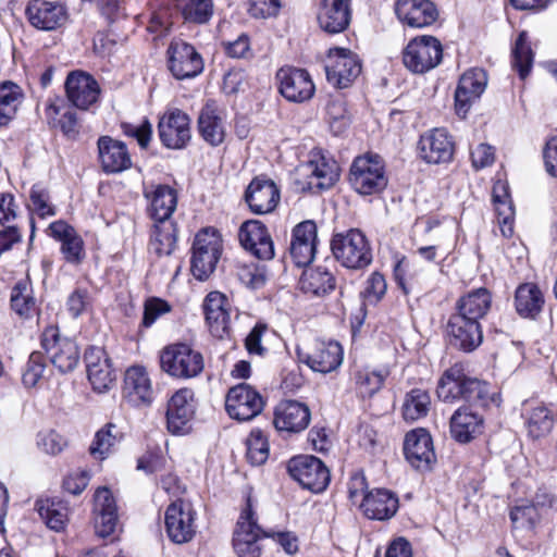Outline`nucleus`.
I'll return each instance as SVG.
<instances>
[{
	"mask_svg": "<svg viewBox=\"0 0 557 557\" xmlns=\"http://www.w3.org/2000/svg\"><path fill=\"white\" fill-rule=\"evenodd\" d=\"M331 249L334 258L350 270L364 269L373 259L370 243L358 228L335 234L331 240Z\"/></svg>",
	"mask_w": 557,
	"mask_h": 557,
	"instance_id": "obj_1",
	"label": "nucleus"
},
{
	"mask_svg": "<svg viewBox=\"0 0 557 557\" xmlns=\"http://www.w3.org/2000/svg\"><path fill=\"white\" fill-rule=\"evenodd\" d=\"M222 239L212 228L200 231L191 247L190 271L198 281L207 280L215 270L222 255Z\"/></svg>",
	"mask_w": 557,
	"mask_h": 557,
	"instance_id": "obj_2",
	"label": "nucleus"
},
{
	"mask_svg": "<svg viewBox=\"0 0 557 557\" xmlns=\"http://www.w3.org/2000/svg\"><path fill=\"white\" fill-rule=\"evenodd\" d=\"M162 371L176 379H191L198 376L205 368L203 357L185 343H177L164 347L160 354Z\"/></svg>",
	"mask_w": 557,
	"mask_h": 557,
	"instance_id": "obj_3",
	"label": "nucleus"
},
{
	"mask_svg": "<svg viewBox=\"0 0 557 557\" xmlns=\"http://www.w3.org/2000/svg\"><path fill=\"white\" fill-rule=\"evenodd\" d=\"M349 183L360 195H375L383 191L388 180L382 159L376 154L357 157L350 166Z\"/></svg>",
	"mask_w": 557,
	"mask_h": 557,
	"instance_id": "obj_4",
	"label": "nucleus"
},
{
	"mask_svg": "<svg viewBox=\"0 0 557 557\" xmlns=\"http://www.w3.org/2000/svg\"><path fill=\"white\" fill-rule=\"evenodd\" d=\"M443 58V46L433 36H418L403 50V63L414 74H424L436 67Z\"/></svg>",
	"mask_w": 557,
	"mask_h": 557,
	"instance_id": "obj_5",
	"label": "nucleus"
},
{
	"mask_svg": "<svg viewBox=\"0 0 557 557\" xmlns=\"http://www.w3.org/2000/svg\"><path fill=\"white\" fill-rule=\"evenodd\" d=\"M41 346L52 364L61 372L73 371L81 358L76 343L67 337H60L59 329L50 325L41 335Z\"/></svg>",
	"mask_w": 557,
	"mask_h": 557,
	"instance_id": "obj_6",
	"label": "nucleus"
},
{
	"mask_svg": "<svg viewBox=\"0 0 557 557\" xmlns=\"http://www.w3.org/2000/svg\"><path fill=\"white\" fill-rule=\"evenodd\" d=\"M168 69L178 81L194 78L202 73L205 62L196 48L183 40H173L166 49Z\"/></svg>",
	"mask_w": 557,
	"mask_h": 557,
	"instance_id": "obj_7",
	"label": "nucleus"
},
{
	"mask_svg": "<svg viewBox=\"0 0 557 557\" xmlns=\"http://www.w3.org/2000/svg\"><path fill=\"white\" fill-rule=\"evenodd\" d=\"M290 476L304 488L314 493L322 492L330 482V471L317 457L301 455L292 458L287 466Z\"/></svg>",
	"mask_w": 557,
	"mask_h": 557,
	"instance_id": "obj_8",
	"label": "nucleus"
},
{
	"mask_svg": "<svg viewBox=\"0 0 557 557\" xmlns=\"http://www.w3.org/2000/svg\"><path fill=\"white\" fill-rule=\"evenodd\" d=\"M360 72V61L349 49H330L325 61V73L330 84L337 88H346Z\"/></svg>",
	"mask_w": 557,
	"mask_h": 557,
	"instance_id": "obj_9",
	"label": "nucleus"
},
{
	"mask_svg": "<svg viewBox=\"0 0 557 557\" xmlns=\"http://www.w3.org/2000/svg\"><path fill=\"white\" fill-rule=\"evenodd\" d=\"M264 407L262 396L253 387L242 383L232 387L225 399V408L231 418L248 421L257 417Z\"/></svg>",
	"mask_w": 557,
	"mask_h": 557,
	"instance_id": "obj_10",
	"label": "nucleus"
},
{
	"mask_svg": "<svg viewBox=\"0 0 557 557\" xmlns=\"http://www.w3.org/2000/svg\"><path fill=\"white\" fill-rule=\"evenodd\" d=\"M165 531L169 539L176 544L193 540L196 533L195 511L189 503L178 499L168 506Z\"/></svg>",
	"mask_w": 557,
	"mask_h": 557,
	"instance_id": "obj_11",
	"label": "nucleus"
},
{
	"mask_svg": "<svg viewBox=\"0 0 557 557\" xmlns=\"http://www.w3.org/2000/svg\"><path fill=\"white\" fill-rule=\"evenodd\" d=\"M296 354L300 362L321 373L336 370L343 361V348L337 342L315 341L309 350L298 347Z\"/></svg>",
	"mask_w": 557,
	"mask_h": 557,
	"instance_id": "obj_12",
	"label": "nucleus"
},
{
	"mask_svg": "<svg viewBox=\"0 0 557 557\" xmlns=\"http://www.w3.org/2000/svg\"><path fill=\"white\" fill-rule=\"evenodd\" d=\"M161 143L170 149H183L191 138L190 119L180 109H170L158 124Z\"/></svg>",
	"mask_w": 557,
	"mask_h": 557,
	"instance_id": "obj_13",
	"label": "nucleus"
},
{
	"mask_svg": "<svg viewBox=\"0 0 557 557\" xmlns=\"http://www.w3.org/2000/svg\"><path fill=\"white\" fill-rule=\"evenodd\" d=\"M455 145L445 128H433L421 135L418 143L420 158L430 164L449 162L454 156Z\"/></svg>",
	"mask_w": 557,
	"mask_h": 557,
	"instance_id": "obj_14",
	"label": "nucleus"
},
{
	"mask_svg": "<svg viewBox=\"0 0 557 557\" xmlns=\"http://www.w3.org/2000/svg\"><path fill=\"white\" fill-rule=\"evenodd\" d=\"M448 343L451 347L470 352L478 348L483 339L480 322L466 319V315L451 314L447 323Z\"/></svg>",
	"mask_w": 557,
	"mask_h": 557,
	"instance_id": "obj_15",
	"label": "nucleus"
},
{
	"mask_svg": "<svg viewBox=\"0 0 557 557\" xmlns=\"http://www.w3.org/2000/svg\"><path fill=\"white\" fill-rule=\"evenodd\" d=\"M84 360L87 377L94 391L98 393L109 391L115 382V372L104 349L90 347L86 350Z\"/></svg>",
	"mask_w": 557,
	"mask_h": 557,
	"instance_id": "obj_16",
	"label": "nucleus"
},
{
	"mask_svg": "<svg viewBox=\"0 0 557 557\" xmlns=\"http://www.w3.org/2000/svg\"><path fill=\"white\" fill-rule=\"evenodd\" d=\"M351 0H320L317 21L320 28L327 34L346 30L351 22Z\"/></svg>",
	"mask_w": 557,
	"mask_h": 557,
	"instance_id": "obj_17",
	"label": "nucleus"
},
{
	"mask_svg": "<svg viewBox=\"0 0 557 557\" xmlns=\"http://www.w3.org/2000/svg\"><path fill=\"white\" fill-rule=\"evenodd\" d=\"M206 322L212 336L223 339L231 332V304L220 292L209 293L203 301Z\"/></svg>",
	"mask_w": 557,
	"mask_h": 557,
	"instance_id": "obj_18",
	"label": "nucleus"
},
{
	"mask_svg": "<svg viewBox=\"0 0 557 557\" xmlns=\"http://www.w3.org/2000/svg\"><path fill=\"white\" fill-rule=\"evenodd\" d=\"M276 77L280 82V92L288 101L304 102L314 94V85L306 70L282 67Z\"/></svg>",
	"mask_w": 557,
	"mask_h": 557,
	"instance_id": "obj_19",
	"label": "nucleus"
},
{
	"mask_svg": "<svg viewBox=\"0 0 557 557\" xmlns=\"http://www.w3.org/2000/svg\"><path fill=\"white\" fill-rule=\"evenodd\" d=\"M487 85V74L483 69H471L459 79L455 91V107L458 115L465 117L472 103L484 92Z\"/></svg>",
	"mask_w": 557,
	"mask_h": 557,
	"instance_id": "obj_20",
	"label": "nucleus"
},
{
	"mask_svg": "<svg viewBox=\"0 0 557 557\" xmlns=\"http://www.w3.org/2000/svg\"><path fill=\"white\" fill-rule=\"evenodd\" d=\"M406 459L418 470H428L436 461L431 434L425 429L407 433L404 443Z\"/></svg>",
	"mask_w": 557,
	"mask_h": 557,
	"instance_id": "obj_21",
	"label": "nucleus"
},
{
	"mask_svg": "<svg viewBox=\"0 0 557 557\" xmlns=\"http://www.w3.org/2000/svg\"><path fill=\"white\" fill-rule=\"evenodd\" d=\"M311 412L306 404L282 400L274 409L273 424L278 432L299 433L310 423Z\"/></svg>",
	"mask_w": 557,
	"mask_h": 557,
	"instance_id": "obj_22",
	"label": "nucleus"
},
{
	"mask_svg": "<svg viewBox=\"0 0 557 557\" xmlns=\"http://www.w3.org/2000/svg\"><path fill=\"white\" fill-rule=\"evenodd\" d=\"M260 528L253 519L250 504L242 512L233 537V546L238 557H259L261 547L258 544Z\"/></svg>",
	"mask_w": 557,
	"mask_h": 557,
	"instance_id": "obj_23",
	"label": "nucleus"
},
{
	"mask_svg": "<svg viewBox=\"0 0 557 557\" xmlns=\"http://www.w3.org/2000/svg\"><path fill=\"white\" fill-rule=\"evenodd\" d=\"M242 246L261 260L274 257V246L265 225L258 220H249L242 224L238 233Z\"/></svg>",
	"mask_w": 557,
	"mask_h": 557,
	"instance_id": "obj_24",
	"label": "nucleus"
},
{
	"mask_svg": "<svg viewBox=\"0 0 557 557\" xmlns=\"http://www.w3.org/2000/svg\"><path fill=\"white\" fill-rule=\"evenodd\" d=\"M395 13L403 24L422 28L438 18V10L431 0H397Z\"/></svg>",
	"mask_w": 557,
	"mask_h": 557,
	"instance_id": "obj_25",
	"label": "nucleus"
},
{
	"mask_svg": "<svg viewBox=\"0 0 557 557\" xmlns=\"http://www.w3.org/2000/svg\"><path fill=\"white\" fill-rule=\"evenodd\" d=\"M363 515L372 520L385 521L393 518L399 508L398 496L387 488H373L359 504Z\"/></svg>",
	"mask_w": 557,
	"mask_h": 557,
	"instance_id": "obj_26",
	"label": "nucleus"
},
{
	"mask_svg": "<svg viewBox=\"0 0 557 557\" xmlns=\"http://www.w3.org/2000/svg\"><path fill=\"white\" fill-rule=\"evenodd\" d=\"M69 101L78 109L86 110L94 104L100 95L97 81L84 72H72L65 81Z\"/></svg>",
	"mask_w": 557,
	"mask_h": 557,
	"instance_id": "obj_27",
	"label": "nucleus"
},
{
	"mask_svg": "<svg viewBox=\"0 0 557 557\" xmlns=\"http://www.w3.org/2000/svg\"><path fill=\"white\" fill-rule=\"evenodd\" d=\"M317 225L313 221H304L293 230L289 255L297 267H306L314 258Z\"/></svg>",
	"mask_w": 557,
	"mask_h": 557,
	"instance_id": "obj_28",
	"label": "nucleus"
},
{
	"mask_svg": "<svg viewBox=\"0 0 557 557\" xmlns=\"http://www.w3.org/2000/svg\"><path fill=\"white\" fill-rule=\"evenodd\" d=\"M299 171L306 177V181L301 183L302 189L312 193L329 189L338 180V166L335 162H329L324 158L302 164Z\"/></svg>",
	"mask_w": 557,
	"mask_h": 557,
	"instance_id": "obj_29",
	"label": "nucleus"
},
{
	"mask_svg": "<svg viewBox=\"0 0 557 557\" xmlns=\"http://www.w3.org/2000/svg\"><path fill=\"white\" fill-rule=\"evenodd\" d=\"M245 200L253 213H270L280 201V190L271 180L256 177L246 189Z\"/></svg>",
	"mask_w": 557,
	"mask_h": 557,
	"instance_id": "obj_30",
	"label": "nucleus"
},
{
	"mask_svg": "<svg viewBox=\"0 0 557 557\" xmlns=\"http://www.w3.org/2000/svg\"><path fill=\"white\" fill-rule=\"evenodd\" d=\"M29 23L42 30H52L66 22V11L63 5L46 0H33L26 8Z\"/></svg>",
	"mask_w": 557,
	"mask_h": 557,
	"instance_id": "obj_31",
	"label": "nucleus"
},
{
	"mask_svg": "<svg viewBox=\"0 0 557 557\" xmlns=\"http://www.w3.org/2000/svg\"><path fill=\"white\" fill-rule=\"evenodd\" d=\"M144 196L149 201L151 219L157 223L168 222L176 209V190L169 185H151L145 188Z\"/></svg>",
	"mask_w": 557,
	"mask_h": 557,
	"instance_id": "obj_32",
	"label": "nucleus"
},
{
	"mask_svg": "<svg viewBox=\"0 0 557 557\" xmlns=\"http://www.w3.org/2000/svg\"><path fill=\"white\" fill-rule=\"evenodd\" d=\"M193 396L191 389L181 388L169 400L166 423L171 433L181 434L188 430V422L194 414Z\"/></svg>",
	"mask_w": 557,
	"mask_h": 557,
	"instance_id": "obj_33",
	"label": "nucleus"
},
{
	"mask_svg": "<svg viewBox=\"0 0 557 557\" xmlns=\"http://www.w3.org/2000/svg\"><path fill=\"white\" fill-rule=\"evenodd\" d=\"M95 529L101 537L110 536L117 525V509L111 491L103 486L95 494Z\"/></svg>",
	"mask_w": 557,
	"mask_h": 557,
	"instance_id": "obj_34",
	"label": "nucleus"
},
{
	"mask_svg": "<svg viewBox=\"0 0 557 557\" xmlns=\"http://www.w3.org/2000/svg\"><path fill=\"white\" fill-rule=\"evenodd\" d=\"M123 394L133 406H148L153 399V391L148 373L143 367H131L125 372Z\"/></svg>",
	"mask_w": 557,
	"mask_h": 557,
	"instance_id": "obj_35",
	"label": "nucleus"
},
{
	"mask_svg": "<svg viewBox=\"0 0 557 557\" xmlns=\"http://www.w3.org/2000/svg\"><path fill=\"white\" fill-rule=\"evenodd\" d=\"M483 417L469 406L458 408L450 417L451 437L458 443H469L483 432Z\"/></svg>",
	"mask_w": 557,
	"mask_h": 557,
	"instance_id": "obj_36",
	"label": "nucleus"
},
{
	"mask_svg": "<svg viewBox=\"0 0 557 557\" xmlns=\"http://www.w3.org/2000/svg\"><path fill=\"white\" fill-rule=\"evenodd\" d=\"M98 150L101 166L107 173H119L132 164L126 145L109 136L98 139Z\"/></svg>",
	"mask_w": 557,
	"mask_h": 557,
	"instance_id": "obj_37",
	"label": "nucleus"
},
{
	"mask_svg": "<svg viewBox=\"0 0 557 557\" xmlns=\"http://www.w3.org/2000/svg\"><path fill=\"white\" fill-rule=\"evenodd\" d=\"M50 235L61 243V252L66 262L78 264L84 253V243L74 227L66 222L59 220L50 224Z\"/></svg>",
	"mask_w": 557,
	"mask_h": 557,
	"instance_id": "obj_38",
	"label": "nucleus"
},
{
	"mask_svg": "<svg viewBox=\"0 0 557 557\" xmlns=\"http://www.w3.org/2000/svg\"><path fill=\"white\" fill-rule=\"evenodd\" d=\"M198 131L205 141L219 146L225 137V126L213 101H208L198 117Z\"/></svg>",
	"mask_w": 557,
	"mask_h": 557,
	"instance_id": "obj_39",
	"label": "nucleus"
},
{
	"mask_svg": "<svg viewBox=\"0 0 557 557\" xmlns=\"http://www.w3.org/2000/svg\"><path fill=\"white\" fill-rule=\"evenodd\" d=\"M491 304V293L488 289L481 287L469 292L457 301L455 314L466 315V319L480 322L487 314Z\"/></svg>",
	"mask_w": 557,
	"mask_h": 557,
	"instance_id": "obj_40",
	"label": "nucleus"
},
{
	"mask_svg": "<svg viewBox=\"0 0 557 557\" xmlns=\"http://www.w3.org/2000/svg\"><path fill=\"white\" fill-rule=\"evenodd\" d=\"M299 286L305 294L324 296L335 288L336 283L334 275L325 267L319 265L302 272Z\"/></svg>",
	"mask_w": 557,
	"mask_h": 557,
	"instance_id": "obj_41",
	"label": "nucleus"
},
{
	"mask_svg": "<svg viewBox=\"0 0 557 557\" xmlns=\"http://www.w3.org/2000/svg\"><path fill=\"white\" fill-rule=\"evenodd\" d=\"M515 306L520 317L535 319L544 306L543 293L533 283L521 284L516 290Z\"/></svg>",
	"mask_w": 557,
	"mask_h": 557,
	"instance_id": "obj_42",
	"label": "nucleus"
},
{
	"mask_svg": "<svg viewBox=\"0 0 557 557\" xmlns=\"http://www.w3.org/2000/svg\"><path fill=\"white\" fill-rule=\"evenodd\" d=\"M493 200L497 214V222L503 236L511 237L513 234V207L509 198L508 187L498 182L493 187Z\"/></svg>",
	"mask_w": 557,
	"mask_h": 557,
	"instance_id": "obj_43",
	"label": "nucleus"
},
{
	"mask_svg": "<svg viewBox=\"0 0 557 557\" xmlns=\"http://www.w3.org/2000/svg\"><path fill=\"white\" fill-rule=\"evenodd\" d=\"M35 507L49 529L60 532L66 525L69 509L64 502L58 498L38 499Z\"/></svg>",
	"mask_w": 557,
	"mask_h": 557,
	"instance_id": "obj_44",
	"label": "nucleus"
},
{
	"mask_svg": "<svg viewBox=\"0 0 557 557\" xmlns=\"http://www.w3.org/2000/svg\"><path fill=\"white\" fill-rule=\"evenodd\" d=\"M466 377L463 369L458 364L447 369L437 385L438 398L445 403L462 398Z\"/></svg>",
	"mask_w": 557,
	"mask_h": 557,
	"instance_id": "obj_45",
	"label": "nucleus"
},
{
	"mask_svg": "<svg viewBox=\"0 0 557 557\" xmlns=\"http://www.w3.org/2000/svg\"><path fill=\"white\" fill-rule=\"evenodd\" d=\"M24 99L22 88L13 82L0 84V126L8 125L16 115Z\"/></svg>",
	"mask_w": 557,
	"mask_h": 557,
	"instance_id": "obj_46",
	"label": "nucleus"
},
{
	"mask_svg": "<svg viewBox=\"0 0 557 557\" xmlns=\"http://www.w3.org/2000/svg\"><path fill=\"white\" fill-rule=\"evenodd\" d=\"M123 433L116 424L109 422L102 426L95 435L89 447V453L97 459L103 460L112 453L116 444L121 442Z\"/></svg>",
	"mask_w": 557,
	"mask_h": 557,
	"instance_id": "obj_47",
	"label": "nucleus"
},
{
	"mask_svg": "<svg viewBox=\"0 0 557 557\" xmlns=\"http://www.w3.org/2000/svg\"><path fill=\"white\" fill-rule=\"evenodd\" d=\"M431 407V397L428 391L412 388L404 399L401 413L406 421L414 422L428 414Z\"/></svg>",
	"mask_w": 557,
	"mask_h": 557,
	"instance_id": "obj_48",
	"label": "nucleus"
},
{
	"mask_svg": "<svg viewBox=\"0 0 557 557\" xmlns=\"http://www.w3.org/2000/svg\"><path fill=\"white\" fill-rule=\"evenodd\" d=\"M176 230L171 222L157 223L150 237L149 248L158 256H169L175 249Z\"/></svg>",
	"mask_w": 557,
	"mask_h": 557,
	"instance_id": "obj_49",
	"label": "nucleus"
},
{
	"mask_svg": "<svg viewBox=\"0 0 557 557\" xmlns=\"http://www.w3.org/2000/svg\"><path fill=\"white\" fill-rule=\"evenodd\" d=\"M534 54L529 44L527 32H521L516 39L511 52V65L521 79H524L532 67Z\"/></svg>",
	"mask_w": 557,
	"mask_h": 557,
	"instance_id": "obj_50",
	"label": "nucleus"
},
{
	"mask_svg": "<svg viewBox=\"0 0 557 557\" xmlns=\"http://www.w3.org/2000/svg\"><path fill=\"white\" fill-rule=\"evenodd\" d=\"M176 8L186 22L207 23L213 13L212 0H176Z\"/></svg>",
	"mask_w": 557,
	"mask_h": 557,
	"instance_id": "obj_51",
	"label": "nucleus"
},
{
	"mask_svg": "<svg viewBox=\"0 0 557 557\" xmlns=\"http://www.w3.org/2000/svg\"><path fill=\"white\" fill-rule=\"evenodd\" d=\"M509 517L515 529L528 531L534 530L545 519L529 500L516 504L510 509Z\"/></svg>",
	"mask_w": 557,
	"mask_h": 557,
	"instance_id": "obj_52",
	"label": "nucleus"
},
{
	"mask_svg": "<svg viewBox=\"0 0 557 557\" xmlns=\"http://www.w3.org/2000/svg\"><path fill=\"white\" fill-rule=\"evenodd\" d=\"M36 301L28 282H17L11 292V308L21 318H29L35 312Z\"/></svg>",
	"mask_w": 557,
	"mask_h": 557,
	"instance_id": "obj_53",
	"label": "nucleus"
},
{
	"mask_svg": "<svg viewBox=\"0 0 557 557\" xmlns=\"http://www.w3.org/2000/svg\"><path fill=\"white\" fill-rule=\"evenodd\" d=\"M326 115L330 128L334 135L342 134L348 127L350 119L346 101L341 95L330 98L326 104Z\"/></svg>",
	"mask_w": 557,
	"mask_h": 557,
	"instance_id": "obj_54",
	"label": "nucleus"
},
{
	"mask_svg": "<svg viewBox=\"0 0 557 557\" xmlns=\"http://www.w3.org/2000/svg\"><path fill=\"white\" fill-rule=\"evenodd\" d=\"M529 434L539 438L550 432L554 425L552 412L544 406L534 408L527 420Z\"/></svg>",
	"mask_w": 557,
	"mask_h": 557,
	"instance_id": "obj_55",
	"label": "nucleus"
},
{
	"mask_svg": "<svg viewBox=\"0 0 557 557\" xmlns=\"http://www.w3.org/2000/svg\"><path fill=\"white\" fill-rule=\"evenodd\" d=\"M247 459L252 466H261L269 458V443L260 430L251 431L247 438Z\"/></svg>",
	"mask_w": 557,
	"mask_h": 557,
	"instance_id": "obj_56",
	"label": "nucleus"
},
{
	"mask_svg": "<svg viewBox=\"0 0 557 557\" xmlns=\"http://www.w3.org/2000/svg\"><path fill=\"white\" fill-rule=\"evenodd\" d=\"M387 373L382 371L360 370L356 373V385L362 397H371L381 389Z\"/></svg>",
	"mask_w": 557,
	"mask_h": 557,
	"instance_id": "obj_57",
	"label": "nucleus"
},
{
	"mask_svg": "<svg viewBox=\"0 0 557 557\" xmlns=\"http://www.w3.org/2000/svg\"><path fill=\"white\" fill-rule=\"evenodd\" d=\"M462 399L474 406H487L490 400L488 385L478 379L467 376L463 386Z\"/></svg>",
	"mask_w": 557,
	"mask_h": 557,
	"instance_id": "obj_58",
	"label": "nucleus"
},
{
	"mask_svg": "<svg viewBox=\"0 0 557 557\" xmlns=\"http://www.w3.org/2000/svg\"><path fill=\"white\" fill-rule=\"evenodd\" d=\"M45 368L42 354L39 351L32 352L22 375L23 384L26 387H34L42 377Z\"/></svg>",
	"mask_w": 557,
	"mask_h": 557,
	"instance_id": "obj_59",
	"label": "nucleus"
},
{
	"mask_svg": "<svg viewBox=\"0 0 557 557\" xmlns=\"http://www.w3.org/2000/svg\"><path fill=\"white\" fill-rule=\"evenodd\" d=\"M30 208L40 218L52 216L55 214L54 207L50 203L48 191L39 185H34L30 195Z\"/></svg>",
	"mask_w": 557,
	"mask_h": 557,
	"instance_id": "obj_60",
	"label": "nucleus"
},
{
	"mask_svg": "<svg viewBox=\"0 0 557 557\" xmlns=\"http://www.w3.org/2000/svg\"><path fill=\"white\" fill-rule=\"evenodd\" d=\"M37 445L46 454L55 456L67 446V442L61 434L48 430L38 433Z\"/></svg>",
	"mask_w": 557,
	"mask_h": 557,
	"instance_id": "obj_61",
	"label": "nucleus"
},
{
	"mask_svg": "<svg viewBox=\"0 0 557 557\" xmlns=\"http://www.w3.org/2000/svg\"><path fill=\"white\" fill-rule=\"evenodd\" d=\"M170 305L160 298H149L145 301L143 325L150 327L158 318L170 312Z\"/></svg>",
	"mask_w": 557,
	"mask_h": 557,
	"instance_id": "obj_62",
	"label": "nucleus"
},
{
	"mask_svg": "<svg viewBox=\"0 0 557 557\" xmlns=\"http://www.w3.org/2000/svg\"><path fill=\"white\" fill-rule=\"evenodd\" d=\"M282 8L281 0H250L249 12L255 17L276 16Z\"/></svg>",
	"mask_w": 557,
	"mask_h": 557,
	"instance_id": "obj_63",
	"label": "nucleus"
},
{
	"mask_svg": "<svg viewBox=\"0 0 557 557\" xmlns=\"http://www.w3.org/2000/svg\"><path fill=\"white\" fill-rule=\"evenodd\" d=\"M386 287L384 276L379 272H373L367 281L364 296L370 302H376L385 295Z\"/></svg>",
	"mask_w": 557,
	"mask_h": 557,
	"instance_id": "obj_64",
	"label": "nucleus"
}]
</instances>
